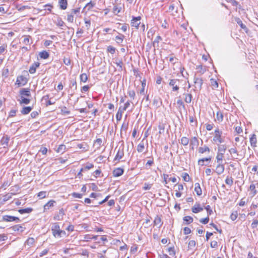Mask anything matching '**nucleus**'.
<instances>
[{
    "label": "nucleus",
    "mask_w": 258,
    "mask_h": 258,
    "mask_svg": "<svg viewBox=\"0 0 258 258\" xmlns=\"http://www.w3.org/2000/svg\"><path fill=\"white\" fill-rule=\"evenodd\" d=\"M249 189L253 191V196H254L257 194V191L255 190V186L254 184H250L249 186Z\"/></svg>",
    "instance_id": "nucleus-51"
},
{
    "label": "nucleus",
    "mask_w": 258,
    "mask_h": 258,
    "mask_svg": "<svg viewBox=\"0 0 258 258\" xmlns=\"http://www.w3.org/2000/svg\"><path fill=\"white\" fill-rule=\"evenodd\" d=\"M13 193H8L3 197V202H5L12 198Z\"/></svg>",
    "instance_id": "nucleus-35"
},
{
    "label": "nucleus",
    "mask_w": 258,
    "mask_h": 258,
    "mask_svg": "<svg viewBox=\"0 0 258 258\" xmlns=\"http://www.w3.org/2000/svg\"><path fill=\"white\" fill-rule=\"evenodd\" d=\"M3 220L6 222L16 221L17 223L21 222L18 217L10 215H4Z\"/></svg>",
    "instance_id": "nucleus-3"
},
{
    "label": "nucleus",
    "mask_w": 258,
    "mask_h": 258,
    "mask_svg": "<svg viewBox=\"0 0 258 258\" xmlns=\"http://www.w3.org/2000/svg\"><path fill=\"white\" fill-rule=\"evenodd\" d=\"M21 100H20V104H28L30 102V99L26 98L25 97L21 96Z\"/></svg>",
    "instance_id": "nucleus-34"
},
{
    "label": "nucleus",
    "mask_w": 258,
    "mask_h": 258,
    "mask_svg": "<svg viewBox=\"0 0 258 258\" xmlns=\"http://www.w3.org/2000/svg\"><path fill=\"white\" fill-rule=\"evenodd\" d=\"M199 145V141L198 139L194 137L192 138L190 141V146L191 147L192 150L194 149V147H197Z\"/></svg>",
    "instance_id": "nucleus-15"
},
{
    "label": "nucleus",
    "mask_w": 258,
    "mask_h": 258,
    "mask_svg": "<svg viewBox=\"0 0 258 258\" xmlns=\"http://www.w3.org/2000/svg\"><path fill=\"white\" fill-rule=\"evenodd\" d=\"M94 167V165L91 163H88L85 167L86 170H89Z\"/></svg>",
    "instance_id": "nucleus-63"
},
{
    "label": "nucleus",
    "mask_w": 258,
    "mask_h": 258,
    "mask_svg": "<svg viewBox=\"0 0 258 258\" xmlns=\"http://www.w3.org/2000/svg\"><path fill=\"white\" fill-rule=\"evenodd\" d=\"M51 231L52 232L53 235L55 237H60V227L59 225L56 223H55L53 224V225L51 227Z\"/></svg>",
    "instance_id": "nucleus-2"
},
{
    "label": "nucleus",
    "mask_w": 258,
    "mask_h": 258,
    "mask_svg": "<svg viewBox=\"0 0 258 258\" xmlns=\"http://www.w3.org/2000/svg\"><path fill=\"white\" fill-rule=\"evenodd\" d=\"M236 23L240 26L241 28L244 30L246 32L248 31V29L246 26L243 24L242 22L239 18H235Z\"/></svg>",
    "instance_id": "nucleus-18"
},
{
    "label": "nucleus",
    "mask_w": 258,
    "mask_h": 258,
    "mask_svg": "<svg viewBox=\"0 0 258 258\" xmlns=\"http://www.w3.org/2000/svg\"><path fill=\"white\" fill-rule=\"evenodd\" d=\"M10 140V138L8 136H4L1 140V144L3 146L4 148H6L8 146L9 142Z\"/></svg>",
    "instance_id": "nucleus-12"
},
{
    "label": "nucleus",
    "mask_w": 258,
    "mask_h": 258,
    "mask_svg": "<svg viewBox=\"0 0 258 258\" xmlns=\"http://www.w3.org/2000/svg\"><path fill=\"white\" fill-rule=\"evenodd\" d=\"M181 177L183 178V179L184 181L188 182L189 180V175L187 173H183Z\"/></svg>",
    "instance_id": "nucleus-46"
},
{
    "label": "nucleus",
    "mask_w": 258,
    "mask_h": 258,
    "mask_svg": "<svg viewBox=\"0 0 258 258\" xmlns=\"http://www.w3.org/2000/svg\"><path fill=\"white\" fill-rule=\"evenodd\" d=\"M29 88H22L20 91V94L21 96L29 97L31 96L30 91Z\"/></svg>",
    "instance_id": "nucleus-9"
},
{
    "label": "nucleus",
    "mask_w": 258,
    "mask_h": 258,
    "mask_svg": "<svg viewBox=\"0 0 258 258\" xmlns=\"http://www.w3.org/2000/svg\"><path fill=\"white\" fill-rule=\"evenodd\" d=\"M216 117H217V120L219 121H222L223 119V115L222 112H221L220 111L217 112Z\"/></svg>",
    "instance_id": "nucleus-47"
},
{
    "label": "nucleus",
    "mask_w": 258,
    "mask_h": 258,
    "mask_svg": "<svg viewBox=\"0 0 258 258\" xmlns=\"http://www.w3.org/2000/svg\"><path fill=\"white\" fill-rule=\"evenodd\" d=\"M56 202L54 200H52L49 201L44 206V212H45L47 210H48L50 208L53 207L54 206V204Z\"/></svg>",
    "instance_id": "nucleus-14"
},
{
    "label": "nucleus",
    "mask_w": 258,
    "mask_h": 258,
    "mask_svg": "<svg viewBox=\"0 0 258 258\" xmlns=\"http://www.w3.org/2000/svg\"><path fill=\"white\" fill-rule=\"evenodd\" d=\"M145 148L144 144L143 143H140L137 146V151L139 153L143 152Z\"/></svg>",
    "instance_id": "nucleus-40"
},
{
    "label": "nucleus",
    "mask_w": 258,
    "mask_h": 258,
    "mask_svg": "<svg viewBox=\"0 0 258 258\" xmlns=\"http://www.w3.org/2000/svg\"><path fill=\"white\" fill-rule=\"evenodd\" d=\"M158 128L159 130V133L162 134L164 133L165 130V124L162 123H160L158 125Z\"/></svg>",
    "instance_id": "nucleus-41"
},
{
    "label": "nucleus",
    "mask_w": 258,
    "mask_h": 258,
    "mask_svg": "<svg viewBox=\"0 0 258 258\" xmlns=\"http://www.w3.org/2000/svg\"><path fill=\"white\" fill-rule=\"evenodd\" d=\"M39 55L41 58L47 59L49 56V54L46 51L43 50L39 53Z\"/></svg>",
    "instance_id": "nucleus-24"
},
{
    "label": "nucleus",
    "mask_w": 258,
    "mask_h": 258,
    "mask_svg": "<svg viewBox=\"0 0 258 258\" xmlns=\"http://www.w3.org/2000/svg\"><path fill=\"white\" fill-rule=\"evenodd\" d=\"M115 48L109 45L107 48V51L108 52H110L111 54H114L115 52Z\"/></svg>",
    "instance_id": "nucleus-45"
},
{
    "label": "nucleus",
    "mask_w": 258,
    "mask_h": 258,
    "mask_svg": "<svg viewBox=\"0 0 258 258\" xmlns=\"http://www.w3.org/2000/svg\"><path fill=\"white\" fill-rule=\"evenodd\" d=\"M141 17L140 16L133 17L132 20H131V26L138 29L139 26L141 24Z\"/></svg>",
    "instance_id": "nucleus-5"
},
{
    "label": "nucleus",
    "mask_w": 258,
    "mask_h": 258,
    "mask_svg": "<svg viewBox=\"0 0 258 258\" xmlns=\"http://www.w3.org/2000/svg\"><path fill=\"white\" fill-rule=\"evenodd\" d=\"M66 146L64 145H60L59 146L56 151L58 153H63L64 152Z\"/></svg>",
    "instance_id": "nucleus-44"
},
{
    "label": "nucleus",
    "mask_w": 258,
    "mask_h": 258,
    "mask_svg": "<svg viewBox=\"0 0 258 258\" xmlns=\"http://www.w3.org/2000/svg\"><path fill=\"white\" fill-rule=\"evenodd\" d=\"M183 221L186 222V224H189L192 222L193 218L189 216H186L183 217Z\"/></svg>",
    "instance_id": "nucleus-31"
},
{
    "label": "nucleus",
    "mask_w": 258,
    "mask_h": 258,
    "mask_svg": "<svg viewBox=\"0 0 258 258\" xmlns=\"http://www.w3.org/2000/svg\"><path fill=\"white\" fill-rule=\"evenodd\" d=\"M124 155L123 151L122 150H119L115 157L114 160H119L121 159Z\"/></svg>",
    "instance_id": "nucleus-29"
},
{
    "label": "nucleus",
    "mask_w": 258,
    "mask_h": 258,
    "mask_svg": "<svg viewBox=\"0 0 258 258\" xmlns=\"http://www.w3.org/2000/svg\"><path fill=\"white\" fill-rule=\"evenodd\" d=\"M225 183L227 185L231 186L233 184V178L231 177H229L228 176H227L225 179Z\"/></svg>",
    "instance_id": "nucleus-42"
},
{
    "label": "nucleus",
    "mask_w": 258,
    "mask_h": 258,
    "mask_svg": "<svg viewBox=\"0 0 258 258\" xmlns=\"http://www.w3.org/2000/svg\"><path fill=\"white\" fill-rule=\"evenodd\" d=\"M67 20L70 22H73L74 21V16L72 14H70L68 15Z\"/></svg>",
    "instance_id": "nucleus-58"
},
{
    "label": "nucleus",
    "mask_w": 258,
    "mask_h": 258,
    "mask_svg": "<svg viewBox=\"0 0 258 258\" xmlns=\"http://www.w3.org/2000/svg\"><path fill=\"white\" fill-rule=\"evenodd\" d=\"M121 9V7L118 8L116 6H114L113 8V12L114 13L118 14L120 12Z\"/></svg>",
    "instance_id": "nucleus-55"
},
{
    "label": "nucleus",
    "mask_w": 258,
    "mask_h": 258,
    "mask_svg": "<svg viewBox=\"0 0 258 258\" xmlns=\"http://www.w3.org/2000/svg\"><path fill=\"white\" fill-rule=\"evenodd\" d=\"M224 169L225 168L223 165H222L221 163H218L216 166L215 171L218 175H220L224 172Z\"/></svg>",
    "instance_id": "nucleus-13"
},
{
    "label": "nucleus",
    "mask_w": 258,
    "mask_h": 258,
    "mask_svg": "<svg viewBox=\"0 0 258 258\" xmlns=\"http://www.w3.org/2000/svg\"><path fill=\"white\" fill-rule=\"evenodd\" d=\"M124 38V36L119 33V35L115 37V40L118 44H119L122 42Z\"/></svg>",
    "instance_id": "nucleus-28"
},
{
    "label": "nucleus",
    "mask_w": 258,
    "mask_h": 258,
    "mask_svg": "<svg viewBox=\"0 0 258 258\" xmlns=\"http://www.w3.org/2000/svg\"><path fill=\"white\" fill-rule=\"evenodd\" d=\"M58 3L61 10H66L67 9L68 6L67 0H59Z\"/></svg>",
    "instance_id": "nucleus-19"
},
{
    "label": "nucleus",
    "mask_w": 258,
    "mask_h": 258,
    "mask_svg": "<svg viewBox=\"0 0 258 258\" xmlns=\"http://www.w3.org/2000/svg\"><path fill=\"white\" fill-rule=\"evenodd\" d=\"M46 191H41L38 193V196L40 199H43L46 197Z\"/></svg>",
    "instance_id": "nucleus-57"
},
{
    "label": "nucleus",
    "mask_w": 258,
    "mask_h": 258,
    "mask_svg": "<svg viewBox=\"0 0 258 258\" xmlns=\"http://www.w3.org/2000/svg\"><path fill=\"white\" fill-rule=\"evenodd\" d=\"M229 152L231 155L234 154L233 158H237V157L239 155L238 152L236 147L231 148L228 150Z\"/></svg>",
    "instance_id": "nucleus-21"
},
{
    "label": "nucleus",
    "mask_w": 258,
    "mask_h": 258,
    "mask_svg": "<svg viewBox=\"0 0 258 258\" xmlns=\"http://www.w3.org/2000/svg\"><path fill=\"white\" fill-rule=\"evenodd\" d=\"M29 36H26L23 40V43L26 45H30Z\"/></svg>",
    "instance_id": "nucleus-52"
},
{
    "label": "nucleus",
    "mask_w": 258,
    "mask_h": 258,
    "mask_svg": "<svg viewBox=\"0 0 258 258\" xmlns=\"http://www.w3.org/2000/svg\"><path fill=\"white\" fill-rule=\"evenodd\" d=\"M185 96L184 101L187 103H190L191 102L192 96L190 93L183 94Z\"/></svg>",
    "instance_id": "nucleus-22"
},
{
    "label": "nucleus",
    "mask_w": 258,
    "mask_h": 258,
    "mask_svg": "<svg viewBox=\"0 0 258 258\" xmlns=\"http://www.w3.org/2000/svg\"><path fill=\"white\" fill-rule=\"evenodd\" d=\"M35 242V239L34 238L31 237L28 239L27 240V243L28 245H32Z\"/></svg>",
    "instance_id": "nucleus-56"
},
{
    "label": "nucleus",
    "mask_w": 258,
    "mask_h": 258,
    "mask_svg": "<svg viewBox=\"0 0 258 258\" xmlns=\"http://www.w3.org/2000/svg\"><path fill=\"white\" fill-rule=\"evenodd\" d=\"M226 150V147L225 145H222L219 146L218 148V150L219 152H221V153H224Z\"/></svg>",
    "instance_id": "nucleus-49"
},
{
    "label": "nucleus",
    "mask_w": 258,
    "mask_h": 258,
    "mask_svg": "<svg viewBox=\"0 0 258 258\" xmlns=\"http://www.w3.org/2000/svg\"><path fill=\"white\" fill-rule=\"evenodd\" d=\"M191 232V230L188 227H185L183 229V233L184 234L186 235L189 234Z\"/></svg>",
    "instance_id": "nucleus-61"
},
{
    "label": "nucleus",
    "mask_w": 258,
    "mask_h": 258,
    "mask_svg": "<svg viewBox=\"0 0 258 258\" xmlns=\"http://www.w3.org/2000/svg\"><path fill=\"white\" fill-rule=\"evenodd\" d=\"M94 4H93L91 2H90L86 5L85 8H88V10H90L94 7Z\"/></svg>",
    "instance_id": "nucleus-60"
},
{
    "label": "nucleus",
    "mask_w": 258,
    "mask_h": 258,
    "mask_svg": "<svg viewBox=\"0 0 258 258\" xmlns=\"http://www.w3.org/2000/svg\"><path fill=\"white\" fill-rule=\"evenodd\" d=\"M258 225V220H255L253 221V222L251 224V227L252 228H255L257 227Z\"/></svg>",
    "instance_id": "nucleus-64"
},
{
    "label": "nucleus",
    "mask_w": 258,
    "mask_h": 258,
    "mask_svg": "<svg viewBox=\"0 0 258 258\" xmlns=\"http://www.w3.org/2000/svg\"><path fill=\"white\" fill-rule=\"evenodd\" d=\"M195 187V191L198 196H201L202 194V190L200 187L199 183H196Z\"/></svg>",
    "instance_id": "nucleus-20"
},
{
    "label": "nucleus",
    "mask_w": 258,
    "mask_h": 258,
    "mask_svg": "<svg viewBox=\"0 0 258 258\" xmlns=\"http://www.w3.org/2000/svg\"><path fill=\"white\" fill-rule=\"evenodd\" d=\"M123 111L121 110V106H120L116 114V118L117 120H120L122 117V113Z\"/></svg>",
    "instance_id": "nucleus-33"
},
{
    "label": "nucleus",
    "mask_w": 258,
    "mask_h": 258,
    "mask_svg": "<svg viewBox=\"0 0 258 258\" xmlns=\"http://www.w3.org/2000/svg\"><path fill=\"white\" fill-rule=\"evenodd\" d=\"M209 221V217L208 216H207V217L205 218H202L200 220V223L203 224H207Z\"/></svg>",
    "instance_id": "nucleus-50"
},
{
    "label": "nucleus",
    "mask_w": 258,
    "mask_h": 258,
    "mask_svg": "<svg viewBox=\"0 0 258 258\" xmlns=\"http://www.w3.org/2000/svg\"><path fill=\"white\" fill-rule=\"evenodd\" d=\"M196 245V241L194 240H190L188 243V247L189 249H193Z\"/></svg>",
    "instance_id": "nucleus-37"
},
{
    "label": "nucleus",
    "mask_w": 258,
    "mask_h": 258,
    "mask_svg": "<svg viewBox=\"0 0 258 258\" xmlns=\"http://www.w3.org/2000/svg\"><path fill=\"white\" fill-rule=\"evenodd\" d=\"M39 65L40 63L38 62H36L32 64L29 70V73L32 74L35 73L36 68H38Z\"/></svg>",
    "instance_id": "nucleus-17"
},
{
    "label": "nucleus",
    "mask_w": 258,
    "mask_h": 258,
    "mask_svg": "<svg viewBox=\"0 0 258 258\" xmlns=\"http://www.w3.org/2000/svg\"><path fill=\"white\" fill-rule=\"evenodd\" d=\"M80 80L81 82H83L84 83L86 82V81L88 80V77L87 76V74L85 73H83L81 74L80 76Z\"/></svg>",
    "instance_id": "nucleus-43"
},
{
    "label": "nucleus",
    "mask_w": 258,
    "mask_h": 258,
    "mask_svg": "<svg viewBox=\"0 0 258 258\" xmlns=\"http://www.w3.org/2000/svg\"><path fill=\"white\" fill-rule=\"evenodd\" d=\"M215 134L213 141L215 142H218L219 144L223 143V141L221 138L222 132H220L219 129H217L215 131Z\"/></svg>",
    "instance_id": "nucleus-4"
},
{
    "label": "nucleus",
    "mask_w": 258,
    "mask_h": 258,
    "mask_svg": "<svg viewBox=\"0 0 258 258\" xmlns=\"http://www.w3.org/2000/svg\"><path fill=\"white\" fill-rule=\"evenodd\" d=\"M189 143V139L185 137H183L181 139L180 143L183 146H187Z\"/></svg>",
    "instance_id": "nucleus-38"
},
{
    "label": "nucleus",
    "mask_w": 258,
    "mask_h": 258,
    "mask_svg": "<svg viewBox=\"0 0 258 258\" xmlns=\"http://www.w3.org/2000/svg\"><path fill=\"white\" fill-rule=\"evenodd\" d=\"M124 170L121 168H115L112 172L113 175L114 177H119L123 174Z\"/></svg>",
    "instance_id": "nucleus-11"
},
{
    "label": "nucleus",
    "mask_w": 258,
    "mask_h": 258,
    "mask_svg": "<svg viewBox=\"0 0 258 258\" xmlns=\"http://www.w3.org/2000/svg\"><path fill=\"white\" fill-rule=\"evenodd\" d=\"M237 217V213L236 212L235 213H232L230 215V218L232 221H234Z\"/></svg>",
    "instance_id": "nucleus-59"
},
{
    "label": "nucleus",
    "mask_w": 258,
    "mask_h": 258,
    "mask_svg": "<svg viewBox=\"0 0 258 258\" xmlns=\"http://www.w3.org/2000/svg\"><path fill=\"white\" fill-rule=\"evenodd\" d=\"M154 223L155 225H159V227L162 225L161 218L158 216L155 217Z\"/></svg>",
    "instance_id": "nucleus-36"
},
{
    "label": "nucleus",
    "mask_w": 258,
    "mask_h": 258,
    "mask_svg": "<svg viewBox=\"0 0 258 258\" xmlns=\"http://www.w3.org/2000/svg\"><path fill=\"white\" fill-rule=\"evenodd\" d=\"M14 231H20L23 232L25 228L23 227L20 225H16L11 227Z\"/></svg>",
    "instance_id": "nucleus-25"
},
{
    "label": "nucleus",
    "mask_w": 258,
    "mask_h": 258,
    "mask_svg": "<svg viewBox=\"0 0 258 258\" xmlns=\"http://www.w3.org/2000/svg\"><path fill=\"white\" fill-rule=\"evenodd\" d=\"M127 94H128L129 96L132 98V99H134L136 93L135 92L134 90H129L127 92Z\"/></svg>",
    "instance_id": "nucleus-54"
},
{
    "label": "nucleus",
    "mask_w": 258,
    "mask_h": 258,
    "mask_svg": "<svg viewBox=\"0 0 258 258\" xmlns=\"http://www.w3.org/2000/svg\"><path fill=\"white\" fill-rule=\"evenodd\" d=\"M32 211H33L32 208H25V209H19V210H18V212H19L20 214H25V213H31Z\"/></svg>",
    "instance_id": "nucleus-27"
},
{
    "label": "nucleus",
    "mask_w": 258,
    "mask_h": 258,
    "mask_svg": "<svg viewBox=\"0 0 258 258\" xmlns=\"http://www.w3.org/2000/svg\"><path fill=\"white\" fill-rule=\"evenodd\" d=\"M32 109V108L30 106L24 107L23 108L21 112L23 114H28Z\"/></svg>",
    "instance_id": "nucleus-26"
},
{
    "label": "nucleus",
    "mask_w": 258,
    "mask_h": 258,
    "mask_svg": "<svg viewBox=\"0 0 258 258\" xmlns=\"http://www.w3.org/2000/svg\"><path fill=\"white\" fill-rule=\"evenodd\" d=\"M16 82L19 86H24L27 83V80L25 77L20 76L17 77Z\"/></svg>",
    "instance_id": "nucleus-7"
},
{
    "label": "nucleus",
    "mask_w": 258,
    "mask_h": 258,
    "mask_svg": "<svg viewBox=\"0 0 258 258\" xmlns=\"http://www.w3.org/2000/svg\"><path fill=\"white\" fill-rule=\"evenodd\" d=\"M194 83L198 85L200 90L202 89L203 81L202 78H197L196 76L194 78Z\"/></svg>",
    "instance_id": "nucleus-16"
},
{
    "label": "nucleus",
    "mask_w": 258,
    "mask_h": 258,
    "mask_svg": "<svg viewBox=\"0 0 258 258\" xmlns=\"http://www.w3.org/2000/svg\"><path fill=\"white\" fill-rule=\"evenodd\" d=\"M130 105V103L129 101H127L126 102L125 104H124V107H121V110L124 111H125L128 107Z\"/></svg>",
    "instance_id": "nucleus-62"
},
{
    "label": "nucleus",
    "mask_w": 258,
    "mask_h": 258,
    "mask_svg": "<svg viewBox=\"0 0 258 258\" xmlns=\"http://www.w3.org/2000/svg\"><path fill=\"white\" fill-rule=\"evenodd\" d=\"M256 142L257 141L256 136L254 134H253L251 137L250 138V143L251 146L253 147H256Z\"/></svg>",
    "instance_id": "nucleus-23"
},
{
    "label": "nucleus",
    "mask_w": 258,
    "mask_h": 258,
    "mask_svg": "<svg viewBox=\"0 0 258 258\" xmlns=\"http://www.w3.org/2000/svg\"><path fill=\"white\" fill-rule=\"evenodd\" d=\"M64 210L61 208L59 209L58 214H55L53 218L55 220L60 221L63 219V217L64 215Z\"/></svg>",
    "instance_id": "nucleus-8"
},
{
    "label": "nucleus",
    "mask_w": 258,
    "mask_h": 258,
    "mask_svg": "<svg viewBox=\"0 0 258 258\" xmlns=\"http://www.w3.org/2000/svg\"><path fill=\"white\" fill-rule=\"evenodd\" d=\"M114 63L116 64V65L119 67L118 70L119 71H121L122 70V65H123V62L121 59H116L115 62Z\"/></svg>",
    "instance_id": "nucleus-30"
},
{
    "label": "nucleus",
    "mask_w": 258,
    "mask_h": 258,
    "mask_svg": "<svg viewBox=\"0 0 258 258\" xmlns=\"http://www.w3.org/2000/svg\"><path fill=\"white\" fill-rule=\"evenodd\" d=\"M223 153H218L217 156H216V159L217 160V163H221V162L223 159Z\"/></svg>",
    "instance_id": "nucleus-39"
},
{
    "label": "nucleus",
    "mask_w": 258,
    "mask_h": 258,
    "mask_svg": "<svg viewBox=\"0 0 258 258\" xmlns=\"http://www.w3.org/2000/svg\"><path fill=\"white\" fill-rule=\"evenodd\" d=\"M210 82H211V85L213 87H214V88H218V82H217V81H216L214 79H210Z\"/></svg>",
    "instance_id": "nucleus-48"
},
{
    "label": "nucleus",
    "mask_w": 258,
    "mask_h": 258,
    "mask_svg": "<svg viewBox=\"0 0 258 258\" xmlns=\"http://www.w3.org/2000/svg\"><path fill=\"white\" fill-rule=\"evenodd\" d=\"M162 101L161 98L159 96H155L153 100V105L157 109L161 106Z\"/></svg>",
    "instance_id": "nucleus-6"
},
{
    "label": "nucleus",
    "mask_w": 258,
    "mask_h": 258,
    "mask_svg": "<svg viewBox=\"0 0 258 258\" xmlns=\"http://www.w3.org/2000/svg\"><path fill=\"white\" fill-rule=\"evenodd\" d=\"M205 209L207 211L208 216L211 215L212 213H213L212 210L211 209V207L209 205H208L206 207H205Z\"/></svg>",
    "instance_id": "nucleus-53"
},
{
    "label": "nucleus",
    "mask_w": 258,
    "mask_h": 258,
    "mask_svg": "<svg viewBox=\"0 0 258 258\" xmlns=\"http://www.w3.org/2000/svg\"><path fill=\"white\" fill-rule=\"evenodd\" d=\"M179 82V80L176 79H170L169 80V85L172 87V91L177 92L179 90V87L178 85Z\"/></svg>",
    "instance_id": "nucleus-1"
},
{
    "label": "nucleus",
    "mask_w": 258,
    "mask_h": 258,
    "mask_svg": "<svg viewBox=\"0 0 258 258\" xmlns=\"http://www.w3.org/2000/svg\"><path fill=\"white\" fill-rule=\"evenodd\" d=\"M207 151L209 152H210V149L207 146H205L204 147H200L199 149V152L201 154H203Z\"/></svg>",
    "instance_id": "nucleus-32"
},
{
    "label": "nucleus",
    "mask_w": 258,
    "mask_h": 258,
    "mask_svg": "<svg viewBox=\"0 0 258 258\" xmlns=\"http://www.w3.org/2000/svg\"><path fill=\"white\" fill-rule=\"evenodd\" d=\"M203 210V208L200 206L199 203H196L194 207L191 208V211L194 213H199Z\"/></svg>",
    "instance_id": "nucleus-10"
}]
</instances>
